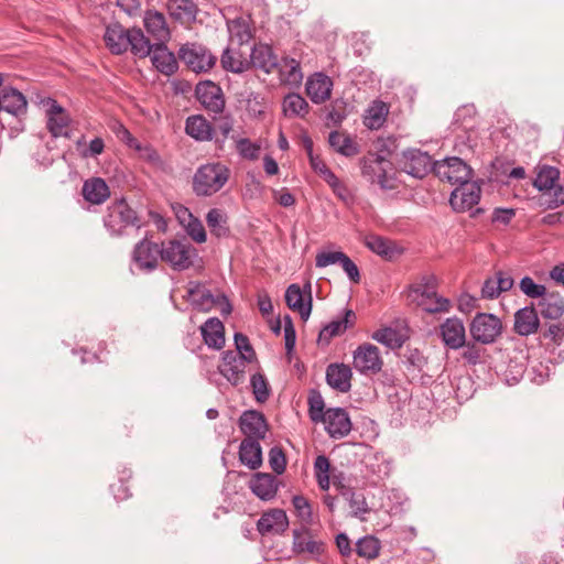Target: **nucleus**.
Returning a JSON list of instances; mask_svg holds the SVG:
<instances>
[{
    "instance_id": "obj_12",
    "label": "nucleus",
    "mask_w": 564,
    "mask_h": 564,
    "mask_svg": "<svg viewBox=\"0 0 564 564\" xmlns=\"http://www.w3.org/2000/svg\"><path fill=\"white\" fill-rule=\"evenodd\" d=\"M195 95L200 105L215 115L221 113L225 109V97L219 85L206 80L196 86Z\"/></svg>"
},
{
    "instance_id": "obj_41",
    "label": "nucleus",
    "mask_w": 564,
    "mask_h": 564,
    "mask_svg": "<svg viewBox=\"0 0 564 564\" xmlns=\"http://www.w3.org/2000/svg\"><path fill=\"white\" fill-rule=\"evenodd\" d=\"M329 145L339 154L344 156H354L358 154V144L347 134L338 131H332L328 135Z\"/></svg>"
},
{
    "instance_id": "obj_59",
    "label": "nucleus",
    "mask_w": 564,
    "mask_h": 564,
    "mask_svg": "<svg viewBox=\"0 0 564 564\" xmlns=\"http://www.w3.org/2000/svg\"><path fill=\"white\" fill-rule=\"evenodd\" d=\"M269 465L278 475L284 473L286 467V458L280 447L274 446L269 451Z\"/></svg>"
},
{
    "instance_id": "obj_62",
    "label": "nucleus",
    "mask_w": 564,
    "mask_h": 564,
    "mask_svg": "<svg viewBox=\"0 0 564 564\" xmlns=\"http://www.w3.org/2000/svg\"><path fill=\"white\" fill-rule=\"evenodd\" d=\"M543 336L555 344H561L564 339V323H554L549 325L544 330Z\"/></svg>"
},
{
    "instance_id": "obj_34",
    "label": "nucleus",
    "mask_w": 564,
    "mask_h": 564,
    "mask_svg": "<svg viewBox=\"0 0 564 564\" xmlns=\"http://www.w3.org/2000/svg\"><path fill=\"white\" fill-rule=\"evenodd\" d=\"M239 459L249 469H258L262 465V449L257 440H242L239 446Z\"/></svg>"
},
{
    "instance_id": "obj_45",
    "label": "nucleus",
    "mask_w": 564,
    "mask_h": 564,
    "mask_svg": "<svg viewBox=\"0 0 564 564\" xmlns=\"http://www.w3.org/2000/svg\"><path fill=\"white\" fill-rule=\"evenodd\" d=\"M156 44H151L140 29H130L129 47L139 57H147L153 53Z\"/></svg>"
},
{
    "instance_id": "obj_39",
    "label": "nucleus",
    "mask_w": 564,
    "mask_h": 564,
    "mask_svg": "<svg viewBox=\"0 0 564 564\" xmlns=\"http://www.w3.org/2000/svg\"><path fill=\"white\" fill-rule=\"evenodd\" d=\"M384 165H391V162L383 154L369 153L360 161L361 174L370 183L375 184L376 175Z\"/></svg>"
},
{
    "instance_id": "obj_4",
    "label": "nucleus",
    "mask_w": 564,
    "mask_h": 564,
    "mask_svg": "<svg viewBox=\"0 0 564 564\" xmlns=\"http://www.w3.org/2000/svg\"><path fill=\"white\" fill-rule=\"evenodd\" d=\"M104 225L111 236H122L126 228L134 226L140 228L137 213L128 205L124 198L116 199L107 208Z\"/></svg>"
},
{
    "instance_id": "obj_28",
    "label": "nucleus",
    "mask_w": 564,
    "mask_h": 564,
    "mask_svg": "<svg viewBox=\"0 0 564 564\" xmlns=\"http://www.w3.org/2000/svg\"><path fill=\"white\" fill-rule=\"evenodd\" d=\"M250 63L257 69L270 74L279 65L278 57L273 54L271 46L267 44L254 45L250 54Z\"/></svg>"
},
{
    "instance_id": "obj_36",
    "label": "nucleus",
    "mask_w": 564,
    "mask_h": 564,
    "mask_svg": "<svg viewBox=\"0 0 564 564\" xmlns=\"http://www.w3.org/2000/svg\"><path fill=\"white\" fill-rule=\"evenodd\" d=\"M280 79L284 84L291 86H299L303 79V73L301 70L300 62L295 58H283L279 62L278 67Z\"/></svg>"
},
{
    "instance_id": "obj_30",
    "label": "nucleus",
    "mask_w": 564,
    "mask_h": 564,
    "mask_svg": "<svg viewBox=\"0 0 564 564\" xmlns=\"http://www.w3.org/2000/svg\"><path fill=\"white\" fill-rule=\"evenodd\" d=\"M185 132L196 141H212L215 135V128L206 118L196 115L186 119Z\"/></svg>"
},
{
    "instance_id": "obj_16",
    "label": "nucleus",
    "mask_w": 564,
    "mask_h": 564,
    "mask_svg": "<svg viewBox=\"0 0 564 564\" xmlns=\"http://www.w3.org/2000/svg\"><path fill=\"white\" fill-rule=\"evenodd\" d=\"M307 290V301L304 302V294L299 284H290L284 294L285 303L292 311H296L303 321H307L312 313L311 283L304 285Z\"/></svg>"
},
{
    "instance_id": "obj_13",
    "label": "nucleus",
    "mask_w": 564,
    "mask_h": 564,
    "mask_svg": "<svg viewBox=\"0 0 564 564\" xmlns=\"http://www.w3.org/2000/svg\"><path fill=\"white\" fill-rule=\"evenodd\" d=\"M161 259V246L148 239L139 241L132 252V261L139 270L152 272L158 268Z\"/></svg>"
},
{
    "instance_id": "obj_42",
    "label": "nucleus",
    "mask_w": 564,
    "mask_h": 564,
    "mask_svg": "<svg viewBox=\"0 0 564 564\" xmlns=\"http://www.w3.org/2000/svg\"><path fill=\"white\" fill-rule=\"evenodd\" d=\"M282 109L285 117L303 118L308 113L310 106L300 94L290 93L283 99Z\"/></svg>"
},
{
    "instance_id": "obj_25",
    "label": "nucleus",
    "mask_w": 564,
    "mask_h": 564,
    "mask_svg": "<svg viewBox=\"0 0 564 564\" xmlns=\"http://www.w3.org/2000/svg\"><path fill=\"white\" fill-rule=\"evenodd\" d=\"M130 29H124L120 23L113 22L107 25L104 40L112 54L119 55L129 48Z\"/></svg>"
},
{
    "instance_id": "obj_48",
    "label": "nucleus",
    "mask_w": 564,
    "mask_h": 564,
    "mask_svg": "<svg viewBox=\"0 0 564 564\" xmlns=\"http://www.w3.org/2000/svg\"><path fill=\"white\" fill-rule=\"evenodd\" d=\"M207 226L216 237H226L229 234L227 226V215L218 208H212L206 215Z\"/></svg>"
},
{
    "instance_id": "obj_49",
    "label": "nucleus",
    "mask_w": 564,
    "mask_h": 564,
    "mask_svg": "<svg viewBox=\"0 0 564 564\" xmlns=\"http://www.w3.org/2000/svg\"><path fill=\"white\" fill-rule=\"evenodd\" d=\"M389 109L383 101H375L365 116L364 123L369 129H379L386 121Z\"/></svg>"
},
{
    "instance_id": "obj_10",
    "label": "nucleus",
    "mask_w": 564,
    "mask_h": 564,
    "mask_svg": "<svg viewBox=\"0 0 564 564\" xmlns=\"http://www.w3.org/2000/svg\"><path fill=\"white\" fill-rule=\"evenodd\" d=\"M354 368L361 375L371 376L382 368V359L379 348L372 344L359 345L352 354Z\"/></svg>"
},
{
    "instance_id": "obj_22",
    "label": "nucleus",
    "mask_w": 564,
    "mask_h": 564,
    "mask_svg": "<svg viewBox=\"0 0 564 564\" xmlns=\"http://www.w3.org/2000/svg\"><path fill=\"white\" fill-rule=\"evenodd\" d=\"M332 89V79L323 73H315L310 76L305 84L306 94L314 104L326 101L330 97Z\"/></svg>"
},
{
    "instance_id": "obj_7",
    "label": "nucleus",
    "mask_w": 564,
    "mask_h": 564,
    "mask_svg": "<svg viewBox=\"0 0 564 564\" xmlns=\"http://www.w3.org/2000/svg\"><path fill=\"white\" fill-rule=\"evenodd\" d=\"M180 59L194 73H206L216 64L217 57L204 45L186 43L178 51Z\"/></svg>"
},
{
    "instance_id": "obj_52",
    "label": "nucleus",
    "mask_w": 564,
    "mask_h": 564,
    "mask_svg": "<svg viewBox=\"0 0 564 564\" xmlns=\"http://www.w3.org/2000/svg\"><path fill=\"white\" fill-rule=\"evenodd\" d=\"M231 140L238 154L247 160H257L260 153V145L252 142L249 138H240L232 133Z\"/></svg>"
},
{
    "instance_id": "obj_3",
    "label": "nucleus",
    "mask_w": 564,
    "mask_h": 564,
    "mask_svg": "<svg viewBox=\"0 0 564 564\" xmlns=\"http://www.w3.org/2000/svg\"><path fill=\"white\" fill-rule=\"evenodd\" d=\"M185 297L199 312H209L217 307L223 316H228L232 311L225 293L217 292L214 294L204 283L198 281L188 282Z\"/></svg>"
},
{
    "instance_id": "obj_29",
    "label": "nucleus",
    "mask_w": 564,
    "mask_h": 564,
    "mask_svg": "<svg viewBox=\"0 0 564 564\" xmlns=\"http://www.w3.org/2000/svg\"><path fill=\"white\" fill-rule=\"evenodd\" d=\"M200 333L204 343L214 349H221L225 345V327L217 317L208 318L202 326Z\"/></svg>"
},
{
    "instance_id": "obj_1",
    "label": "nucleus",
    "mask_w": 564,
    "mask_h": 564,
    "mask_svg": "<svg viewBox=\"0 0 564 564\" xmlns=\"http://www.w3.org/2000/svg\"><path fill=\"white\" fill-rule=\"evenodd\" d=\"M561 172L557 167L549 164L536 166V175L532 182L541 195L539 206L545 210H553L564 205V184H558Z\"/></svg>"
},
{
    "instance_id": "obj_27",
    "label": "nucleus",
    "mask_w": 564,
    "mask_h": 564,
    "mask_svg": "<svg viewBox=\"0 0 564 564\" xmlns=\"http://www.w3.org/2000/svg\"><path fill=\"white\" fill-rule=\"evenodd\" d=\"M288 525L286 513L281 509H273L263 513L257 523L258 531L261 534L282 533L286 530Z\"/></svg>"
},
{
    "instance_id": "obj_46",
    "label": "nucleus",
    "mask_w": 564,
    "mask_h": 564,
    "mask_svg": "<svg viewBox=\"0 0 564 564\" xmlns=\"http://www.w3.org/2000/svg\"><path fill=\"white\" fill-rule=\"evenodd\" d=\"M235 119L231 115H226L219 118L215 123V135L214 142L217 150L224 151L226 141L230 138V134L234 131Z\"/></svg>"
},
{
    "instance_id": "obj_6",
    "label": "nucleus",
    "mask_w": 564,
    "mask_h": 564,
    "mask_svg": "<svg viewBox=\"0 0 564 564\" xmlns=\"http://www.w3.org/2000/svg\"><path fill=\"white\" fill-rule=\"evenodd\" d=\"M501 319L491 313H477L469 324V334L478 344H495L502 334Z\"/></svg>"
},
{
    "instance_id": "obj_44",
    "label": "nucleus",
    "mask_w": 564,
    "mask_h": 564,
    "mask_svg": "<svg viewBox=\"0 0 564 564\" xmlns=\"http://www.w3.org/2000/svg\"><path fill=\"white\" fill-rule=\"evenodd\" d=\"M171 15L181 22H192L196 19L197 7L192 0H171Z\"/></svg>"
},
{
    "instance_id": "obj_2",
    "label": "nucleus",
    "mask_w": 564,
    "mask_h": 564,
    "mask_svg": "<svg viewBox=\"0 0 564 564\" xmlns=\"http://www.w3.org/2000/svg\"><path fill=\"white\" fill-rule=\"evenodd\" d=\"M230 176V170L223 163L200 165L193 176V192L196 196L207 197L218 193Z\"/></svg>"
},
{
    "instance_id": "obj_18",
    "label": "nucleus",
    "mask_w": 564,
    "mask_h": 564,
    "mask_svg": "<svg viewBox=\"0 0 564 564\" xmlns=\"http://www.w3.org/2000/svg\"><path fill=\"white\" fill-rule=\"evenodd\" d=\"M241 432L245 434V440H260L264 438L268 432V424L262 413L253 410L245 411L239 420Z\"/></svg>"
},
{
    "instance_id": "obj_9",
    "label": "nucleus",
    "mask_w": 564,
    "mask_h": 564,
    "mask_svg": "<svg viewBox=\"0 0 564 564\" xmlns=\"http://www.w3.org/2000/svg\"><path fill=\"white\" fill-rule=\"evenodd\" d=\"M434 163L432 156L420 149L403 151L400 160L401 170L415 178H423L430 172L434 173Z\"/></svg>"
},
{
    "instance_id": "obj_35",
    "label": "nucleus",
    "mask_w": 564,
    "mask_h": 564,
    "mask_svg": "<svg viewBox=\"0 0 564 564\" xmlns=\"http://www.w3.org/2000/svg\"><path fill=\"white\" fill-rule=\"evenodd\" d=\"M351 369L345 364H330L326 369V381L330 388H351Z\"/></svg>"
},
{
    "instance_id": "obj_47",
    "label": "nucleus",
    "mask_w": 564,
    "mask_h": 564,
    "mask_svg": "<svg viewBox=\"0 0 564 564\" xmlns=\"http://www.w3.org/2000/svg\"><path fill=\"white\" fill-rule=\"evenodd\" d=\"M381 550V542L375 535H365L356 542V553L358 556L368 561L375 560L379 556Z\"/></svg>"
},
{
    "instance_id": "obj_55",
    "label": "nucleus",
    "mask_w": 564,
    "mask_h": 564,
    "mask_svg": "<svg viewBox=\"0 0 564 564\" xmlns=\"http://www.w3.org/2000/svg\"><path fill=\"white\" fill-rule=\"evenodd\" d=\"M234 341L236 346L235 351L239 354V356L243 357V359L248 362H253L257 360L256 351L246 335L242 333H236L234 336Z\"/></svg>"
},
{
    "instance_id": "obj_57",
    "label": "nucleus",
    "mask_w": 564,
    "mask_h": 564,
    "mask_svg": "<svg viewBox=\"0 0 564 564\" xmlns=\"http://www.w3.org/2000/svg\"><path fill=\"white\" fill-rule=\"evenodd\" d=\"M478 343L474 341H465L462 358L464 361L470 366H476L481 362V358L485 354V349L477 345Z\"/></svg>"
},
{
    "instance_id": "obj_37",
    "label": "nucleus",
    "mask_w": 564,
    "mask_h": 564,
    "mask_svg": "<svg viewBox=\"0 0 564 564\" xmlns=\"http://www.w3.org/2000/svg\"><path fill=\"white\" fill-rule=\"evenodd\" d=\"M151 58L158 70L165 75H172L177 70L175 56L163 44L155 45Z\"/></svg>"
},
{
    "instance_id": "obj_63",
    "label": "nucleus",
    "mask_w": 564,
    "mask_h": 564,
    "mask_svg": "<svg viewBox=\"0 0 564 564\" xmlns=\"http://www.w3.org/2000/svg\"><path fill=\"white\" fill-rule=\"evenodd\" d=\"M246 110L253 118L262 116L263 109L258 94H249L246 100Z\"/></svg>"
},
{
    "instance_id": "obj_31",
    "label": "nucleus",
    "mask_w": 564,
    "mask_h": 564,
    "mask_svg": "<svg viewBox=\"0 0 564 564\" xmlns=\"http://www.w3.org/2000/svg\"><path fill=\"white\" fill-rule=\"evenodd\" d=\"M251 491L262 500H271L278 491L276 478L267 473H257L250 480Z\"/></svg>"
},
{
    "instance_id": "obj_32",
    "label": "nucleus",
    "mask_w": 564,
    "mask_h": 564,
    "mask_svg": "<svg viewBox=\"0 0 564 564\" xmlns=\"http://www.w3.org/2000/svg\"><path fill=\"white\" fill-rule=\"evenodd\" d=\"M82 194L90 204L100 205L110 196L109 187L101 177H91L84 182Z\"/></svg>"
},
{
    "instance_id": "obj_50",
    "label": "nucleus",
    "mask_w": 564,
    "mask_h": 564,
    "mask_svg": "<svg viewBox=\"0 0 564 564\" xmlns=\"http://www.w3.org/2000/svg\"><path fill=\"white\" fill-rule=\"evenodd\" d=\"M227 26L231 41H236L238 45L248 43L252 37L249 23L242 18L229 21Z\"/></svg>"
},
{
    "instance_id": "obj_40",
    "label": "nucleus",
    "mask_w": 564,
    "mask_h": 564,
    "mask_svg": "<svg viewBox=\"0 0 564 564\" xmlns=\"http://www.w3.org/2000/svg\"><path fill=\"white\" fill-rule=\"evenodd\" d=\"M424 365L425 358L422 355H416L415 364H405L403 375L409 384L425 388L430 383L431 377L426 376L422 371V367Z\"/></svg>"
},
{
    "instance_id": "obj_20",
    "label": "nucleus",
    "mask_w": 564,
    "mask_h": 564,
    "mask_svg": "<svg viewBox=\"0 0 564 564\" xmlns=\"http://www.w3.org/2000/svg\"><path fill=\"white\" fill-rule=\"evenodd\" d=\"M356 323V314L352 310L346 308L343 317L330 321L319 332L317 343L321 346H327L330 339L341 335Z\"/></svg>"
},
{
    "instance_id": "obj_21",
    "label": "nucleus",
    "mask_w": 564,
    "mask_h": 564,
    "mask_svg": "<svg viewBox=\"0 0 564 564\" xmlns=\"http://www.w3.org/2000/svg\"><path fill=\"white\" fill-rule=\"evenodd\" d=\"M364 243L373 253L388 261L395 259L403 252V249L393 240L375 234L366 235Z\"/></svg>"
},
{
    "instance_id": "obj_15",
    "label": "nucleus",
    "mask_w": 564,
    "mask_h": 564,
    "mask_svg": "<svg viewBox=\"0 0 564 564\" xmlns=\"http://www.w3.org/2000/svg\"><path fill=\"white\" fill-rule=\"evenodd\" d=\"M46 117L47 129L54 138H70V132L68 130L70 122L69 116L56 100L50 99Z\"/></svg>"
},
{
    "instance_id": "obj_60",
    "label": "nucleus",
    "mask_w": 564,
    "mask_h": 564,
    "mask_svg": "<svg viewBox=\"0 0 564 564\" xmlns=\"http://www.w3.org/2000/svg\"><path fill=\"white\" fill-rule=\"evenodd\" d=\"M343 256V251H319L315 257V264L317 268H326L339 263Z\"/></svg>"
},
{
    "instance_id": "obj_56",
    "label": "nucleus",
    "mask_w": 564,
    "mask_h": 564,
    "mask_svg": "<svg viewBox=\"0 0 564 564\" xmlns=\"http://www.w3.org/2000/svg\"><path fill=\"white\" fill-rule=\"evenodd\" d=\"M519 288L523 294L531 299H541L546 293V288L543 284L535 283L528 275L520 280Z\"/></svg>"
},
{
    "instance_id": "obj_58",
    "label": "nucleus",
    "mask_w": 564,
    "mask_h": 564,
    "mask_svg": "<svg viewBox=\"0 0 564 564\" xmlns=\"http://www.w3.org/2000/svg\"><path fill=\"white\" fill-rule=\"evenodd\" d=\"M292 505L296 511L297 517L306 522H312V507L308 500L300 495H296L292 498Z\"/></svg>"
},
{
    "instance_id": "obj_64",
    "label": "nucleus",
    "mask_w": 564,
    "mask_h": 564,
    "mask_svg": "<svg viewBox=\"0 0 564 564\" xmlns=\"http://www.w3.org/2000/svg\"><path fill=\"white\" fill-rule=\"evenodd\" d=\"M187 232L191 236V238L198 243H203L207 239L205 228L202 225V223L197 219L188 224Z\"/></svg>"
},
{
    "instance_id": "obj_51",
    "label": "nucleus",
    "mask_w": 564,
    "mask_h": 564,
    "mask_svg": "<svg viewBox=\"0 0 564 564\" xmlns=\"http://www.w3.org/2000/svg\"><path fill=\"white\" fill-rule=\"evenodd\" d=\"M371 337L390 349L401 348L404 343L402 335L391 327L378 329Z\"/></svg>"
},
{
    "instance_id": "obj_61",
    "label": "nucleus",
    "mask_w": 564,
    "mask_h": 564,
    "mask_svg": "<svg viewBox=\"0 0 564 564\" xmlns=\"http://www.w3.org/2000/svg\"><path fill=\"white\" fill-rule=\"evenodd\" d=\"M339 264L341 265L343 270L346 272L351 282L358 283L360 281V273L358 267L346 253H344Z\"/></svg>"
},
{
    "instance_id": "obj_19",
    "label": "nucleus",
    "mask_w": 564,
    "mask_h": 564,
    "mask_svg": "<svg viewBox=\"0 0 564 564\" xmlns=\"http://www.w3.org/2000/svg\"><path fill=\"white\" fill-rule=\"evenodd\" d=\"M333 438H341L351 431V422L347 412L340 408L328 409L326 416L321 421Z\"/></svg>"
},
{
    "instance_id": "obj_17",
    "label": "nucleus",
    "mask_w": 564,
    "mask_h": 564,
    "mask_svg": "<svg viewBox=\"0 0 564 564\" xmlns=\"http://www.w3.org/2000/svg\"><path fill=\"white\" fill-rule=\"evenodd\" d=\"M440 334L446 347L457 350L465 345L466 329L458 317L446 318L440 326Z\"/></svg>"
},
{
    "instance_id": "obj_23",
    "label": "nucleus",
    "mask_w": 564,
    "mask_h": 564,
    "mask_svg": "<svg viewBox=\"0 0 564 564\" xmlns=\"http://www.w3.org/2000/svg\"><path fill=\"white\" fill-rule=\"evenodd\" d=\"M540 327L538 312L533 304L524 306L514 313L513 330L519 336H530L535 334Z\"/></svg>"
},
{
    "instance_id": "obj_33",
    "label": "nucleus",
    "mask_w": 564,
    "mask_h": 564,
    "mask_svg": "<svg viewBox=\"0 0 564 564\" xmlns=\"http://www.w3.org/2000/svg\"><path fill=\"white\" fill-rule=\"evenodd\" d=\"M144 28L161 44L170 37V30L163 13L148 10L144 14Z\"/></svg>"
},
{
    "instance_id": "obj_14",
    "label": "nucleus",
    "mask_w": 564,
    "mask_h": 564,
    "mask_svg": "<svg viewBox=\"0 0 564 564\" xmlns=\"http://www.w3.org/2000/svg\"><path fill=\"white\" fill-rule=\"evenodd\" d=\"M246 364L249 362L234 350H227L223 354L221 364L218 368L230 384L238 386L246 379Z\"/></svg>"
},
{
    "instance_id": "obj_8",
    "label": "nucleus",
    "mask_w": 564,
    "mask_h": 564,
    "mask_svg": "<svg viewBox=\"0 0 564 564\" xmlns=\"http://www.w3.org/2000/svg\"><path fill=\"white\" fill-rule=\"evenodd\" d=\"M434 174L452 185L471 180V167L458 156H449L434 163Z\"/></svg>"
},
{
    "instance_id": "obj_26",
    "label": "nucleus",
    "mask_w": 564,
    "mask_h": 564,
    "mask_svg": "<svg viewBox=\"0 0 564 564\" xmlns=\"http://www.w3.org/2000/svg\"><path fill=\"white\" fill-rule=\"evenodd\" d=\"M28 101L25 96L13 87H3L0 91V110L19 117L26 113Z\"/></svg>"
},
{
    "instance_id": "obj_54",
    "label": "nucleus",
    "mask_w": 564,
    "mask_h": 564,
    "mask_svg": "<svg viewBox=\"0 0 564 564\" xmlns=\"http://www.w3.org/2000/svg\"><path fill=\"white\" fill-rule=\"evenodd\" d=\"M324 399L318 390H311L308 397V413L313 422H321L326 416Z\"/></svg>"
},
{
    "instance_id": "obj_43",
    "label": "nucleus",
    "mask_w": 564,
    "mask_h": 564,
    "mask_svg": "<svg viewBox=\"0 0 564 564\" xmlns=\"http://www.w3.org/2000/svg\"><path fill=\"white\" fill-rule=\"evenodd\" d=\"M541 315L544 318L557 319L564 313V300L554 294H546L539 302Z\"/></svg>"
},
{
    "instance_id": "obj_11",
    "label": "nucleus",
    "mask_w": 564,
    "mask_h": 564,
    "mask_svg": "<svg viewBox=\"0 0 564 564\" xmlns=\"http://www.w3.org/2000/svg\"><path fill=\"white\" fill-rule=\"evenodd\" d=\"M481 196V187L477 182L466 181L452 192L449 204L456 212H465L478 204Z\"/></svg>"
},
{
    "instance_id": "obj_24",
    "label": "nucleus",
    "mask_w": 564,
    "mask_h": 564,
    "mask_svg": "<svg viewBox=\"0 0 564 564\" xmlns=\"http://www.w3.org/2000/svg\"><path fill=\"white\" fill-rule=\"evenodd\" d=\"M414 301L427 313L448 312L451 302L448 299L437 295L436 291L430 293L426 289H410Z\"/></svg>"
},
{
    "instance_id": "obj_38",
    "label": "nucleus",
    "mask_w": 564,
    "mask_h": 564,
    "mask_svg": "<svg viewBox=\"0 0 564 564\" xmlns=\"http://www.w3.org/2000/svg\"><path fill=\"white\" fill-rule=\"evenodd\" d=\"M293 552L296 554L308 553L317 555L323 551V543L314 540L307 531L293 532Z\"/></svg>"
},
{
    "instance_id": "obj_53",
    "label": "nucleus",
    "mask_w": 564,
    "mask_h": 564,
    "mask_svg": "<svg viewBox=\"0 0 564 564\" xmlns=\"http://www.w3.org/2000/svg\"><path fill=\"white\" fill-rule=\"evenodd\" d=\"M224 69L232 73H242L248 67V62L242 59L239 54H235L229 48H226L220 58Z\"/></svg>"
},
{
    "instance_id": "obj_5",
    "label": "nucleus",
    "mask_w": 564,
    "mask_h": 564,
    "mask_svg": "<svg viewBox=\"0 0 564 564\" xmlns=\"http://www.w3.org/2000/svg\"><path fill=\"white\" fill-rule=\"evenodd\" d=\"M197 257L196 248L185 240L173 239L161 243V260L175 271L188 270Z\"/></svg>"
}]
</instances>
